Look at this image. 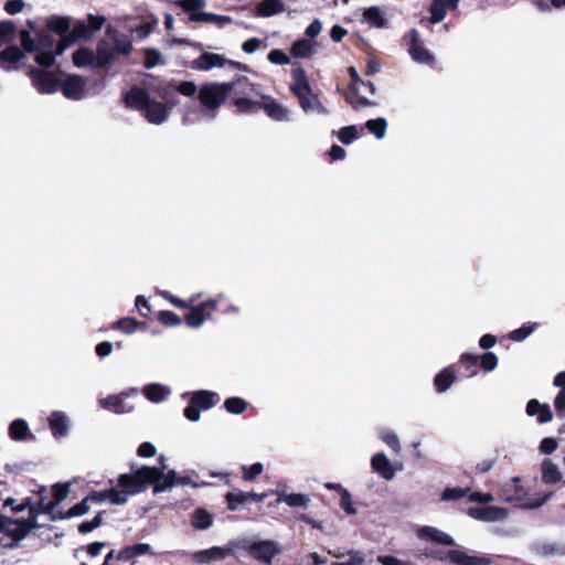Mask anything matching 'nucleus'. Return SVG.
Returning a JSON list of instances; mask_svg holds the SVG:
<instances>
[{"mask_svg": "<svg viewBox=\"0 0 565 565\" xmlns=\"http://www.w3.org/2000/svg\"><path fill=\"white\" fill-rule=\"evenodd\" d=\"M470 492V488H446L441 494L443 501H457L465 498Z\"/></svg>", "mask_w": 565, "mask_h": 565, "instance_id": "052dcab7", "label": "nucleus"}, {"mask_svg": "<svg viewBox=\"0 0 565 565\" xmlns=\"http://www.w3.org/2000/svg\"><path fill=\"white\" fill-rule=\"evenodd\" d=\"M468 515L484 522H495L503 520L507 516V511L502 508L494 505L491 507H471L467 511Z\"/></svg>", "mask_w": 565, "mask_h": 565, "instance_id": "4be33fe9", "label": "nucleus"}, {"mask_svg": "<svg viewBox=\"0 0 565 565\" xmlns=\"http://www.w3.org/2000/svg\"><path fill=\"white\" fill-rule=\"evenodd\" d=\"M333 488L340 491V507L343 511L349 515H354L356 510L353 505L351 493L347 489L342 488L341 484H334Z\"/></svg>", "mask_w": 565, "mask_h": 565, "instance_id": "8fccbe9b", "label": "nucleus"}, {"mask_svg": "<svg viewBox=\"0 0 565 565\" xmlns=\"http://www.w3.org/2000/svg\"><path fill=\"white\" fill-rule=\"evenodd\" d=\"M86 82L81 75H68L61 82L60 88L67 99L79 100L85 95Z\"/></svg>", "mask_w": 565, "mask_h": 565, "instance_id": "4468645a", "label": "nucleus"}, {"mask_svg": "<svg viewBox=\"0 0 565 565\" xmlns=\"http://www.w3.org/2000/svg\"><path fill=\"white\" fill-rule=\"evenodd\" d=\"M142 393L148 401L160 403L170 395V388L159 383H151L142 388Z\"/></svg>", "mask_w": 565, "mask_h": 565, "instance_id": "473e14b6", "label": "nucleus"}, {"mask_svg": "<svg viewBox=\"0 0 565 565\" xmlns=\"http://www.w3.org/2000/svg\"><path fill=\"white\" fill-rule=\"evenodd\" d=\"M115 58L114 51L108 47H97L96 54H94V67H105L109 65Z\"/></svg>", "mask_w": 565, "mask_h": 565, "instance_id": "49530a36", "label": "nucleus"}, {"mask_svg": "<svg viewBox=\"0 0 565 565\" xmlns=\"http://www.w3.org/2000/svg\"><path fill=\"white\" fill-rule=\"evenodd\" d=\"M363 21L377 29H384L387 26V20L385 19L381 8L377 6L364 9Z\"/></svg>", "mask_w": 565, "mask_h": 565, "instance_id": "f704fd0d", "label": "nucleus"}, {"mask_svg": "<svg viewBox=\"0 0 565 565\" xmlns=\"http://www.w3.org/2000/svg\"><path fill=\"white\" fill-rule=\"evenodd\" d=\"M243 479L245 481H253L264 471V466L260 462H255L249 467L243 466Z\"/></svg>", "mask_w": 565, "mask_h": 565, "instance_id": "774afa93", "label": "nucleus"}, {"mask_svg": "<svg viewBox=\"0 0 565 565\" xmlns=\"http://www.w3.org/2000/svg\"><path fill=\"white\" fill-rule=\"evenodd\" d=\"M218 308V300L216 298H210L200 303L192 302V306H189L186 309L189 310L183 320L185 324L190 328H199L201 327L205 320L212 318V313L216 311Z\"/></svg>", "mask_w": 565, "mask_h": 565, "instance_id": "1a4fd4ad", "label": "nucleus"}, {"mask_svg": "<svg viewBox=\"0 0 565 565\" xmlns=\"http://www.w3.org/2000/svg\"><path fill=\"white\" fill-rule=\"evenodd\" d=\"M457 369L455 364L444 367L435 375L434 386L438 393L446 392L456 381Z\"/></svg>", "mask_w": 565, "mask_h": 565, "instance_id": "393cba45", "label": "nucleus"}, {"mask_svg": "<svg viewBox=\"0 0 565 565\" xmlns=\"http://www.w3.org/2000/svg\"><path fill=\"white\" fill-rule=\"evenodd\" d=\"M49 427L55 438H61L68 433V420L64 413L55 411L49 417Z\"/></svg>", "mask_w": 565, "mask_h": 565, "instance_id": "c756f323", "label": "nucleus"}, {"mask_svg": "<svg viewBox=\"0 0 565 565\" xmlns=\"http://www.w3.org/2000/svg\"><path fill=\"white\" fill-rule=\"evenodd\" d=\"M113 328L116 330H120L124 333L132 334L134 332H136L139 329L146 330L147 323L140 322V321L136 320L135 318L125 317V318L117 320L113 324Z\"/></svg>", "mask_w": 565, "mask_h": 565, "instance_id": "58836bf2", "label": "nucleus"}, {"mask_svg": "<svg viewBox=\"0 0 565 565\" xmlns=\"http://www.w3.org/2000/svg\"><path fill=\"white\" fill-rule=\"evenodd\" d=\"M70 492L68 483H55L52 486V500L50 501L55 509L64 499H66Z\"/></svg>", "mask_w": 565, "mask_h": 565, "instance_id": "603ef678", "label": "nucleus"}, {"mask_svg": "<svg viewBox=\"0 0 565 565\" xmlns=\"http://www.w3.org/2000/svg\"><path fill=\"white\" fill-rule=\"evenodd\" d=\"M198 99L211 118L216 116L217 109L228 99L224 83L209 82L200 86Z\"/></svg>", "mask_w": 565, "mask_h": 565, "instance_id": "20e7f679", "label": "nucleus"}, {"mask_svg": "<svg viewBox=\"0 0 565 565\" xmlns=\"http://www.w3.org/2000/svg\"><path fill=\"white\" fill-rule=\"evenodd\" d=\"M225 501L230 511H236L239 504L247 503L246 492H227L225 494Z\"/></svg>", "mask_w": 565, "mask_h": 565, "instance_id": "864d4df0", "label": "nucleus"}, {"mask_svg": "<svg viewBox=\"0 0 565 565\" xmlns=\"http://www.w3.org/2000/svg\"><path fill=\"white\" fill-rule=\"evenodd\" d=\"M292 83L289 86L292 95L298 99L305 113L317 111L322 115L329 114L327 107L321 103L318 95L312 92L307 73L300 63H292L290 71Z\"/></svg>", "mask_w": 565, "mask_h": 565, "instance_id": "f257e3e1", "label": "nucleus"}, {"mask_svg": "<svg viewBox=\"0 0 565 565\" xmlns=\"http://www.w3.org/2000/svg\"><path fill=\"white\" fill-rule=\"evenodd\" d=\"M479 358V367L484 372H491L498 366V356L493 352H486Z\"/></svg>", "mask_w": 565, "mask_h": 565, "instance_id": "680f3d73", "label": "nucleus"}, {"mask_svg": "<svg viewBox=\"0 0 565 565\" xmlns=\"http://www.w3.org/2000/svg\"><path fill=\"white\" fill-rule=\"evenodd\" d=\"M426 557L448 562L452 565H489L490 561L482 556L469 555L462 550H430L425 553Z\"/></svg>", "mask_w": 565, "mask_h": 565, "instance_id": "0eeeda50", "label": "nucleus"}, {"mask_svg": "<svg viewBox=\"0 0 565 565\" xmlns=\"http://www.w3.org/2000/svg\"><path fill=\"white\" fill-rule=\"evenodd\" d=\"M404 41L407 45V52L412 60L418 64L433 66L436 62L434 54L425 47L416 29H411L405 35Z\"/></svg>", "mask_w": 565, "mask_h": 565, "instance_id": "6e6552de", "label": "nucleus"}, {"mask_svg": "<svg viewBox=\"0 0 565 565\" xmlns=\"http://www.w3.org/2000/svg\"><path fill=\"white\" fill-rule=\"evenodd\" d=\"M365 128L374 135L377 139H382L385 136L387 122L383 117H379L375 119H369L365 122Z\"/></svg>", "mask_w": 565, "mask_h": 565, "instance_id": "de8ad7c7", "label": "nucleus"}, {"mask_svg": "<svg viewBox=\"0 0 565 565\" xmlns=\"http://www.w3.org/2000/svg\"><path fill=\"white\" fill-rule=\"evenodd\" d=\"M255 96L237 97L228 102L230 107H234V111L239 115H252L260 111V100H255Z\"/></svg>", "mask_w": 565, "mask_h": 565, "instance_id": "a878e982", "label": "nucleus"}, {"mask_svg": "<svg viewBox=\"0 0 565 565\" xmlns=\"http://www.w3.org/2000/svg\"><path fill=\"white\" fill-rule=\"evenodd\" d=\"M329 554L334 558L340 559L333 562L332 565H364L365 554L361 551L349 550L347 553H342L339 550L329 551Z\"/></svg>", "mask_w": 565, "mask_h": 565, "instance_id": "bb28decb", "label": "nucleus"}, {"mask_svg": "<svg viewBox=\"0 0 565 565\" xmlns=\"http://www.w3.org/2000/svg\"><path fill=\"white\" fill-rule=\"evenodd\" d=\"M431 23H439L446 17V7L441 0H434L429 8Z\"/></svg>", "mask_w": 565, "mask_h": 565, "instance_id": "bf43d9fd", "label": "nucleus"}, {"mask_svg": "<svg viewBox=\"0 0 565 565\" xmlns=\"http://www.w3.org/2000/svg\"><path fill=\"white\" fill-rule=\"evenodd\" d=\"M218 395L215 392L200 390L191 393L188 406L183 411L184 417L190 422L200 419L201 411H207L214 407L218 402Z\"/></svg>", "mask_w": 565, "mask_h": 565, "instance_id": "39448f33", "label": "nucleus"}, {"mask_svg": "<svg viewBox=\"0 0 565 565\" xmlns=\"http://www.w3.org/2000/svg\"><path fill=\"white\" fill-rule=\"evenodd\" d=\"M88 511H89L88 500L85 497L81 502L71 507L67 511H65V512L58 511L56 514H53L52 519L53 520L71 519V518L84 515Z\"/></svg>", "mask_w": 565, "mask_h": 565, "instance_id": "ea45409f", "label": "nucleus"}, {"mask_svg": "<svg viewBox=\"0 0 565 565\" xmlns=\"http://www.w3.org/2000/svg\"><path fill=\"white\" fill-rule=\"evenodd\" d=\"M526 414L529 416H537L540 424H546L553 419V413L548 404H542L537 399L532 398L526 404Z\"/></svg>", "mask_w": 565, "mask_h": 565, "instance_id": "cd10ccee", "label": "nucleus"}, {"mask_svg": "<svg viewBox=\"0 0 565 565\" xmlns=\"http://www.w3.org/2000/svg\"><path fill=\"white\" fill-rule=\"evenodd\" d=\"M158 481H160V468L143 466L134 473L120 475L117 486L132 495L145 491L149 484L154 488Z\"/></svg>", "mask_w": 565, "mask_h": 565, "instance_id": "f03ea898", "label": "nucleus"}, {"mask_svg": "<svg viewBox=\"0 0 565 565\" xmlns=\"http://www.w3.org/2000/svg\"><path fill=\"white\" fill-rule=\"evenodd\" d=\"M160 295L166 299L168 300L172 306L177 307V308H180V309H185L188 308L189 306H192V302H196V297L195 296H192L191 298H189L188 300H184V299H181L174 295H172L171 292L169 291H161Z\"/></svg>", "mask_w": 565, "mask_h": 565, "instance_id": "e2e57ef3", "label": "nucleus"}, {"mask_svg": "<svg viewBox=\"0 0 565 565\" xmlns=\"http://www.w3.org/2000/svg\"><path fill=\"white\" fill-rule=\"evenodd\" d=\"M55 40L47 33L36 36L35 52H50L54 51Z\"/></svg>", "mask_w": 565, "mask_h": 565, "instance_id": "69168bd1", "label": "nucleus"}, {"mask_svg": "<svg viewBox=\"0 0 565 565\" xmlns=\"http://www.w3.org/2000/svg\"><path fill=\"white\" fill-rule=\"evenodd\" d=\"M539 327L537 322H527L522 324L520 328L511 331L508 338L512 341L520 342L531 335Z\"/></svg>", "mask_w": 565, "mask_h": 565, "instance_id": "37998d69", "label": "nucleus"}, {"mask_svg": "<svg viewBox=\"0 0 565 565\" xmlns=\"http://www.w3.org/2000/svg\"><path fill=\"white\" fill-rule=\"evenodd\" d=\"M380 439L385 443L394 452L398 454L401 451V444L397 435L390 430L384 429L380 433Z\"/></svg>", "mask_w": 565, "mask_h": 565, "instance_id": "13d9d810", "label": "nucleus"}, {"mask_svg": "<svg viewBox=\"0 0 565 565\" xmlns=\"http://www.w3.org/2000/svg\"><path fill=\"white\" fill-rule=\"evenodd\" d=\"M228 58L217 53H202L199 57H196L192 67L200 71H210L214 67H224L227 66Z\"/></svg>", "mask_w": 565, "mask_h": 565, "instance_id": "5701e85b", "label": "nucleus"}, {"mask_svg": "<svg viewBox=\"0 0 565 565\" xmlns=\"http://www.w3.org/2000/svg\"><path fill=\"white\" fill-rule=\"evenodd\" d=\"M457 373L465 379L472 377L479 371V358L476 354L463 353L458 361Z\"/></svg>", "mask_w": 565, "mask_h": 565, "instance_id": "b1692460", "label": "nucleus"}, {"mask_svg": "<svg viewBox=\"0 0 565 565\" xmlns=\"http://www.w3.org/2000/svg\"><path fill=\"white\" fill-rule=\"evenodd\" d=\"M227 90L228 100H234L237 97L260 96L257 86L252 83L246 76H237L231 82L224 83Z\"/></svg>", "mask_w": 565, "mask_h": 565, "instance_id": "ddd939ff", "label": "nucleus"}, {"mask_svg": "<svg viewBox=\"0 0 565 565\" xmlns=\"http://www.w3.org/2000/svg\"><path fill=\"white\" fill-rule=\"evenodd\" d=\"M416 535L420 540L434 542V543L441 544L445 546H455L456 545V542L452 536H450L449 534H447L434 526H429V525L420 526L416 531Z\"/></svg>", "mask_w": 565, "mask_h": 565, "instance_id": "6ab92c4d", "label": "nucleus"}, {"mask_svg": "<svg viewBox=\"0 0 565 565\" xmlns=\"http://www.w3.org/2000/svg\"><path fill=\"white\" fill-rule=\"evenodd\" d=\"M348 73L350 75V83H349V90L350 95L345 96V100L352 105L354 109H359L362 107H369V106H375L376 103L373 100L367 99L364 96L359 95V85H362V82H364L356 68L354 66H350L348 68Z\"/></svg>", "mask_w": 565, "mask_h": 565, "instance_id": "f8f14e48", "label": "nucleus"}, {"mask_svg": "<svg viewBox=\"0 0 565 565\" xmlns=\"http://www.w3.org/2000/svg\"><path fill=\"white\" fill-rule=\"evenodd\" d=\"M141 114L148 122L160 125L168 119L170 115V107L161 102L150 98L148 106Z\"/></svg>", "mask_w": 565, "mask_h": 565, "instance_id": "a211bd4d", "label": "nucleus"}, {"mask_svg": "<svg viewBox=\"0 0 565 565\" xmlns=\"http://www.w3.org/2000/svg\"><path fill=\"white\" fill-rule=\"evenodd\" d=\"M46 492L45 487H41L39 493L41 498L38 502H33L30 498L28 507L29 516L26 519H18V529L14 532L15 542L23 540L33 529L38 527V516L40 514H53L54 508L51 502H46L43 493Z\"/></svg>", "mask_w": 565, "mask_h": 565, "instance_id": "7ed1b4c3", "label": "nucleus"}, {"mask_svg": "<svg viewBox=\"0 0 565 565\" xmlns=\"http://www.w3.org/2000/svg\"><path fill=\"white\" fill-rule=\"evenodd\" d=\"M247 402L238 396L228 397L224 402V408L235 415L243 414L247 409Z\"/></svg>", "mask_w": 565, "mask_h": 565, "instance_id": "09e8293b", "label": "nucleus"}, {"mask_svg": "<svg viewBox=\"0 0 565 565\" xmlns=\"http://www.w3.org/2000/svg\"><path fill=\"white\" fill-rule=\"evenodd\" d=\"M177 4L189 13L190 22L218 23L223 25L230 23L232 19L227 15L200 11L205 7V0H178Z\"/></svg>", "mask_w": 565, "mask_h": 565, "instance_id": "423d86ee", "label": "nucleus"}, {"mask_svg": "<svg viewBox=\"0 0 565 565\" xmlns=\"http://www.w3.org/2000/svg\"><path fill=\"white\" fill-rule=\"evenodd\" d=\"M18 529V519H12L9 516H4L0 513V532L10 536L13 541H15L14 532Z\"/></svg>", "mask_w": 565, "mask_h": 565, "instance_id": "6e6d98bb", "label": "nucleus"}, {"mask_svg": "<svg viewBox=\"0 0 565 565\" xmlns=\"http://www.w3.org/2000/svg\"><path fill=\"white\" fill-rule=\"evenodd\" d=\"M339 140L344 145H350L359 138V130L356 126L342 127L338 132Z\"/></svg>", "mask_w": 565, "mask_h": 565, "instance_id": "4d7b16f0", "label": "nucleus"}, {"mask_svg": "<svg viewBox=\"0 0 565 565\" xmlns=\"http://www.w3.org/2000/svg\"><path fill=\"white\" fill-rule=\"evenodd\" d=\"M315 52V43L309 39L297 40L290 47V54L296 58H309Z\"/></svg>", "mask_w": 565, "mask_h": 565, "instance_id": "c9c22d12", "label": "nucleus"}, {"mask_svg": "<svg viewBox=\"0 0 565 565\" xmlns=\"http://www.w3.org/2000/svg\"><path fill=\"white\" fill-rule=\"evenodd\" d=\"M34 53H35V57H34L35 62L43 68L47 70L55 64L56 54L54 53V51L34 52Z\"/></svg>", "mask_w": 565, "mask_h": 565, "instance_id": "338daca9", "label": "nucleus"}, {"mask_svg": "<svg viewBox=\"0 0 565 565\" xmlns=\"http://www.w3.org/2000/svg\"><path fill=\"white\" fill-rule=\"evenodd\" d=\"M150 545L147 543H137L134 545L126 546L118 554H116V562L129 561L136 556H141L150 551Z\"/></svg>", "mask_w": 565, "mask_h": 565, "instance_id": "e433bc0d", "label": "nucleus"}, {"mask_svg": "<svg viewBox=\"0 0 565 565\" xmlns=\"http://www.w3.org/2000/svg\"><path fill=\"white\" fill-rule=\"evenodd\" d=\"M260 110H264L269 118L276 121L289 120V110L287 108L270 96L260 95Z\"/></svg>", "mask_w": 565, "mask_h": 565, "instance_id": "412c9836", "label": "nucleus"}, {"mask_svg": "<svg viewBox=\"0 0 565 565\" xmlns=\"http://www.w3.org/2000/svg\"><path fill=\"white\" fill-rule=\"evenodd\" d=\"M174 486L198 487L188 476H179L174 470H169L167 473H163L160 469V481H158V484L154 487V493L163 492Z\"/></svg>", "mask_w": 565, "mask_h": 565, "instance_id": "f3484780", "label": "nucleus"}, {"mask_svg": "<svg viewBox=\"0 0 565 565\" xmlns=\"http://www.w3.org/2000/svg\"><path fill=\"white\" fill-rule=\"evenodd\" d=\"M372 469L384 479L391 480L394 477V468L388 458L383 452L375 454L371 459Z\"/></svg>", "mask_w": 565, "mask_h": 565, "instance_id": "7c9ffc66", "label": "nucleus"}, {"mask_svg": "<svg viewBox=\"0 0 565 565\" xmlns=\"http://www.w3.org/2000/svg\"><path fill=\"white\" fill-rule=\"evenodd\" d=\"M154 92L163 99V104L170 107V110L178 105L179 100L177 98L175 93V81H171L166 85H159L156 87Z\"/></svg>", "mask_w": 565, "mask_h": 565, "instance_id": "4c0bfd02", "label": "nucleus"}, {"mask_svg": "<svg viewBox=\"0 0 565 565\" xmlns=\"http://www.w3.org/2000/svg\"><path fill=\"white\" fill-rule=\"evenodd\" d=\"M284 11V3L280 0H263L256 7L258 17H271Z\"/></svg>", "mask_w": 565, "mask_h": 565, "instance_id": "a19ab883", "label": "nucleus"}, {"mask_svg": "<svg viewBox=\"0 0 565 565\" xmlns=\"http://www.w3.org/2000/svg\"><path fill=\"white\" fill-rule=\"evenodd\" d=\"M47 29L60 36L67 35L71 31V20L66 17H55L49 20Z\"/></svg>", "mask_w": 565, "mask_h": 565, "instance_id": "79ce46f5", "label": "nucleus"}, {"mask_svg": "<svg viewBox=\"0 0 565 565\" xmlns=\"http://www.w3.org/2000/svg\"><path fill=\"white\" fill-rule=\"evenodd\" d=\"M157 320L166 327H178L182 323V318L170 310H161L157 313Z\"/></svg>", "mask_w": 565, "mask_h": 565, "instance_id": "3c124183", "label": "nucleus"}, {"mask_svg": "<svg viewBox=\"0 0 565 565\" xmlns=\"http://www.w3.org/2000/svg\"><path fill=\"white\" fill-rule=\"evenodd\" d=\"M9 436L14 441L35 440L24 419H14L9 426Z\"/></svg>", "mask_w": 565, "mask_h": 565, "instance_id": "c85d7f7f", "label": "nucleus"}, {"mask_svg": "<svg viewBox=\"0 0 565 565\" xmlns=\"http://www.w3.org/2000/svg\"><path fill=\"white\" fill-rule=\"evenodd\" d=\"M28 75L40 94H53L60 88L61 81L53 72L31 67Z\"/></svg>", "mask_w": 565, "mask_h": 565, "instance_id": "9d476101", "label": "nucleus"}, {"mask_svg": "<svg viewBox=\"0 0 565 565\" xmlns=\"http://www.w3.org/2000/svg\"><path fill=\"white\" fill-rule=\"evenodd\" d=\"M104 513H105L104 511H99L93 518V520L84 521L81 524H78V532L81 534H87V533L94 531L95 529L99 527L103 524V515H104Z\"/></svg>", "mask_w": 565, "mask_h": 565, "instance_id": "0e129e2a", "label": "nucleus"}, {"mask_svg": "<svg viewBox=\"0 0 565 565\" xmlns=\"http://www.w3.org/2000/svg\"><path fill=\"white\" fill-rule=\"evenodd\" d=\"M25 57L24 52L17 45H8L0 52V66L9 72L20 68V62Z\"/></svg>", "mask_w": 565, "mask_h": 565, "instance_id": "aec40b11", "label": "nucleus"}, {"mask_svg": "<svg viewBox=\"0 0 565 565\" xmlns=\"http://www.w3.org/2000/svg\"><path fill=\"white\" fill-rule=\"evenodd\" d=\"M150 95L148 90L140 86L131 87L124 95V105L126 108L142 113L148 106Z\"/></svg>", "mask_w": 565, "mask_h": 565, "instance_id": "dca6fc26", "label": "nucleus"}, {"mask_svg": "<svg viewBox=\"0 0 565 565\" xmlns=\"http://www.w3.org/2000/svg\"><path fill=\"white\" fill-rule=\"evenodd\" d=\"M73 63L76 67L94 66V52L87 47H81L73 53Z\"/></svg>", "mask_w": 565, "mask_h": 565, "instance_id": "c03bdc74", "label": "nucleus"}, {"mask_svg": "<svg viewBox=\"0 0 565 565\" xmlns=\"http://www.w3.org/2000/svg\"><path fill=\"white\" fill-rule=\"evenodd\" d=\"M212 516L204 509H196L192 516V525L198 530H206L212 525Z\"/></svg>", "mask_w": 565, "mask_h": 565, "instance_id": "a18cd8bd", "label": "nucleus"}, {"mask_svg": "<svg viewBox=\"0 0 565 565\" xmlns=\"http://www.w3.org/2000/svg\"><path fill=\"white\" fill-rule=\"evenodd\" d=\"M542 481L545 484H555L562 480V472L551 459H544L541 466Z\"/></svg>", "mask_w": 565, "mask_h": 565, "instance_id": "72a5a7b5", "label": "nucleus"}, {"mask_svg": "<svg viewBox=\"0 0 565 565\" xmlns=\"http://www.w3.org/2000/svg\"><path fill=\"white\" fill-rule=\"evenodd\" d=\"M100 403L103 408L115 414H127L134 411V406L128 405L122 395H108Z\"/></svg>", "mask_w": 565, "mask_h": 565, "instance_id": "2f4dec72", "label": "nucleus"}, {"mask_svg": "<svg viewBox=\"0 0 565 565\" xmlns=\"http://www.w3.org/2000/svg\"><path fill=\"white\" fill-rule=\"evenodd\" d=\"M248 555L254 559L270 563L273 557L277 554V548L274 542L271 541H260L256 543L248 544L246 541V547Z\"/></svg>", "mask_w": 565, "mask_h": 565, "instance_id": "2eb2a0df", "label": "nucleus"}, {"mask_svg": "<svg viewBox=\"0 0 565 565\" xmlns=\"http://www.w3.org/2000/svg\"><path fill=\"white\" fill-rule=\"evenodd\" d=\"M68 35L72 38L74 42L81 41V40H89L93 34L89 31V26L85 22H78L76 23Z\"/></svg>", "mask_w": 565, "mask_h": 565, "instance_id": "5fc2aeb1", "label": "nucleus"}, {"mask_svg": "<svg viewBox=\"0 0 565 565\" xmlns=\"http://www.w3.org/2000/svg\"><path fill=\"white\" fill-rule=\"evenodd\" d=\"M246 547V540H233L230 541L224 547L213 546L211 548L200 551L196 557L200 562L210 563L214 561H223L228 556L234 555L238 548Z\"/></svg>", "mask_w": 565, "mask_h": 565, "instance_id": "9b49d317", "label": "nucleus"}]
</instances>
